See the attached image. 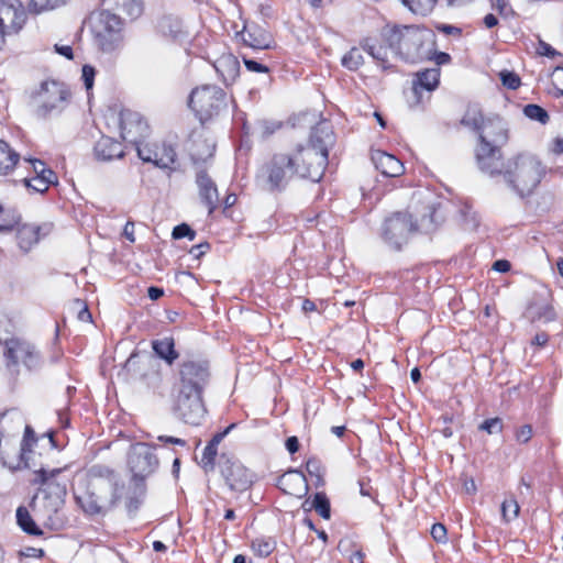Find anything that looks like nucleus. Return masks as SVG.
Returning a JSON list of instances; mask_svg holds the SVG:
<instances>
[{
  "label": "nucleus",
  "instance_id": "nucleus-1",
  "mask_svg": "<svg viewBox=\"0 0 563 563\" xmlns=\"http://www.w3.org/2000/svg\"><path fill=\"white\" fill-rule=\"evenodd\" d=\"M334 143L332 126L322 121L311 131L307 145L290 152L276 153L257 174L261 186L269 191L282 190L294 176L319 181L328 164L329 147Z\"/></svg>",
  "mask_w": 563,
  "mask_h": 563
},
{
  "label": "nucleus",
  "instance_id": "nucleus-2",
  "mask_svg": "<svg viewBox=\"0 0 563 563\" xmlns=\"http://www.w3.org/2000/svg\"><path fill=\"white\" fill-rule=\"evenodd\" d=\"M361 45L384 69L390 67L389 53L407 63L434 60L440 66L451 60L448 53L437 52L434 32L416 25H386L379 38L366 37Z\"/></svg>",
  "mask_w": 563,
  "mask_h": 563
},
{
  "label": "nucleus",
  "instance_id": "nucleus-3",
  "mask_svg": "<svg viewBox=\"0 0 563 563\" xmlns=\"http://www.w3.org/2000/svg\"><path fill=\"white\" fill-rule=\"evenodd\" d=\"M66 470L67 466L53 470L42 467L34 472L33 484L40 485V488L31 508L37 520L49 530H59L65 523L60 511L67 494V479L63 476Z\"/></svg>",
  "mask_w": 563,
  "mask_h": 563
},
{
  "label": "nucleus",
  "instance_id": "nucleus-4",
  "mask_svg": "<svg viewBox=\"0 0 563 563\" xmlns=\"http://www.w3.org/2000/svg\"><path fill=\"white\" fill-rule=\"evenodd\" d=\"M90 476L89 489L76 499L85 514L104 515L120 501L123 484L119 483L112 470L104 466H93Z\"/></svg>",
  "mask_w": 563,
  "mask_h": 563
},
{
  "label": "nucleus",
  "instance_id": "nucleus-5",
  "mask_svg": "<svg viewBox=\"0 0 563 563\" xmlns=\"http://www.w3.org/2000/svg\"><path fill=\"white\" fill-rule=\"evenodd\" d=\"M501 174L507 186L523 198L536 190L545 170L534 155L518 154L508 159Z\"/></svg>",
  "mask_w": 563,
  "mask_h": 563
},
{
  "label": "nucleus",
  "instance_id": "nucleus-6",
  "mask_svg": "<svg viewBox=\"0 0 563 563\" xmlns=\"http://www.w3.org/2000/svg\"><path fill=\"white\" fill-rule=\"evenodd\" d=\"M188 104L203 123L227 109V95L217 86H202L191 91Z\"/></svg>",
  "mask_w": 563,
  "mask_h": 563
},
{
  "label": "nucleus",
  "instance_id": "nucleus-7",
  "mask_svg": "<svg viewBox=\"0 0 563 563\" xmlns=\"http://www.w3.org/2000/svg\"><path fill=\"white\" fill-rule=\"evenodd\" d=\"M418 224L408 212H395L387 217L380 228V238L394 251H400L410 236L417 232Z\"/></svg>",
  "mask_w": 563,
  "mask_h": 563
},
{
  "label": "nucleus",
  "instance_id": "nucleus-8",
  "mask_svg": "<svg viewBox=\"0 0 563 563\" xmlns=\"http://www.w3.org/2000/svg\"><path fill=\"white\" fill-rule=\"evenodd\" d=\"M69 98L70 92L65 84L55 80L44 81L34 97L35 113L38 118L59 113L67 107Z\"/></svg>",
  "mask_w": 563,
  "mask_h": 563
},
{
  "label": "nucleus",
  "instance_id": "nucleus-9",
  "mask_svg": "<svg viewBox=\"0 0 563 563\" xmlns=\"http://www.w3.org/2000/svg\"><path fill=\"white\" fill-rule=\"evenodd\" d=\"M173 398V412L185 423L198 426L205 419L207 409L203 402V393L175 388Z\"/></svg>",
  "mask_w": 563,
  "mask_h": 563
},
{
  "label": "nucleus",
  "instance_id": "nucleus-10",
  "mask_svg": "<svg viewBox=\"0 0 563 563\" xmlns=\"http://www.w3.org/2000/svg\"><path fill=\"white\" fill-rule=\"evenodd\" d=\"M95 42L103 53H117L123 47L122 21L110 12H102L93 29Z\"/></svg>",
  "mask_w": 563,
  "mask_h": 563
},
{
  "label": "nucleus",
  "instance_id": "nucleus-11",
  "mask_svg": "<svg viewBox=\"0 0 563 563\" xmlns=\"http://www.w3.org/2000/svg\"><path fill=\"white\" fill-rule=\"evenodd\" d=\"M211 378L210 364L202 358H185L179 363L175 388L203 393Z\"/></svg>",
  "mask_w": 563,
  "mask_h": 563
},
{
  "label": "nucleus",
  "instance_id": "nucleus-12",
  "mask_svg": "<svg viewBox=\"0 0 563 563\" xmlns=\"http://www.w3.org/2000/svg\"><path fill=\"white\" fill-rule=\"evenodd\" d=\"M4 357L7 368L16 372V367L22 363L27 369H37L41 365V357L35 347L23 340L12 338L4 342Z\"/></svg>",
  "mask_w": 563,
  "mask_h": 563
},
{
  "label": "nucleus",
  "instance_id": "nucleus-13",
  "mask_svg": "<svg viewBox=\"0 0 563 563\" xmlns=\"http://www.w3.org/2000/svg\"><path fill=\"white\" fill-rule=\"evenodd\" d=\"M219 467L223 479L233 492L243 493L253 484V474L238 460L222 455Z\"/></svg>",
  "mask_w": 563,
  "mask_h": 563
},
{
  "label": "nucleus",
  "instance_id": "nucleus-14",
  "mask_svg": "<svg viewBox=\"0 0 563 563\" xmlns=\"http://www.w3.org/2000/svg\"><path fill=\"white\" fill-rule=\"evenodd\" d=\"M128 465L134 478L143 479L156 470L158 460L148 444L135 443L129 451Z\"/></svg>",
  "mask_w": 563,
  "mask_h": 563
},
{
  "label": "nucleus",
  "instance_id": "nucleus-15",
  "mask_svg": "<svg viewBox=\"0 0 563 563\" xmlns=\"http://www.w3.org/2000/svg\"><path fill=\"white\" fill-rule=\"evenodd\" d=\"M26 20L24 7L19 0H0V34L19 33Z\"/></svg>",
  "mask_w": 563,
  "mask_h": 563
},
{
  "label": "nucleus",
  "instance_id": "nucleus-16",
  "mask_svg": "<svg viewBox=\"0 0 563 563\" xmlns=\"http://www.w3.org/2000/svg\"><path fill=\"white\" fill-rule=\"evenodd\" d=\"M120 130L122 139L137 147L147 135L148 125L139 112L123 110L120 113Z\"/></svg>",
  "mask_w": 563,
  "mask_h": 563
},
{
  "label": "nucleus",
  "instance_id": "nucleus-17",
  "mask_svg": "<svg viewBox=\"0 0 563 563\" xmlns=\"http://www.w3.org/2000/svg\"><path fill=\"white\" fill-rule=\"evenodd\" d=\"M475 158L478 168L490 176L500 175L504 170L501 151L498 145L478 142L475 150Z\"/></svg>",
  "mask_w": 563,
  "mask_h": 563
},
{
  "label": "nucleus",
  "instance_id": "nucleus-18",
  "mask_svg": "<svg viewBox=\"0 0 563 563\" xmlns=\"http://www.w3.org/2000/svg\"><path fill=\"white\" fill-rule=\"evenodd\" d=\"M136 151L143 162L153 163L161 168H170L176 159V152L169 145L158 146L142 143Z\"/></svg>",
  "mask_w": 563,
  "mask_h": 563
},
{
  "label": "nucleus",
  "instance_id": "nucleus-19",
  "mask_svg": "<svg viewBox=\"0 0 563 563\" xmlns=\"http://www.w3.org/2000/svg\"><path fill=\"white\" fill-rule=\"evenodd\" d=\"M508 140V130L505 121L498 117H488L484 128L478 134V142L503 145Z\"/></svg>",
  "mask_w": 563,
  "mask_h": 563
},
{
  "label": "nucleus",
  "instance_id": "nucleus-20",
  "mask_svg": "<svg viewBox=\"0 0 563 563\" xmlns=\"http://www.w3.org/2000/svg\"><path fill=\"white\" fill-rule=\"evenodd\" d=\"M372 162L376 169L386 177H398L405 170L402 163L397 157L380 150L372 152Z\"/></svg>",
  "mask_w": 563,
  "mask_h": 563
},
{
  "label": "nucleus",
  "instance_id": "nucleus-21",
  "mask_svg": "<svg viewBox=\"0 0 563 563\" xmlns=\"http://www.w3.org/2000/svg\"><path fill=\"white\" fill-rule=\"evenodd\" d=\"M242 42L253 49H267L272 46L271 34L256 24H247L240 33Z\"/></svg>",
  "mask_w": 563,
  "mask_h": 563
},
{
  "label": "nucleus",
  "instance_id": "nucleus-22",
  "mask_svg": "<svg viewBox=\"0 0 563 563\" xmlns=\"http://www.w3.org/2000/svg\"><path fill=\"white\" fill-rule=\"evenodd\" d=\"M280 489L290 496L301 498L307 495L309 486L307 478L300 471H289L279 478Z\"/></svg>",
  "mask_w": 563,
  "mask_h": 563
},
{
  "label": "nucleus",
  "instance_id": "nucleus-23",
  "mask_svg": "<svg viewBox=\"0 0 563 563\" xmlns=\"http://www.w3.org/2000/svg\"><path fill=\"white\" fill-rule=\"evenodd\" d=\"M196 181L200 199L208 208V213L211 214L217 209L219 201L217 186L206 172H199Z\"/></svg>",
  "mask_w": 563,
  "mask_h": 563
},
{
  "label": "nucleus",
  "instance_id": "nucleus-24",
  "mask_svg": "<svg viewBox=\"0 0 563 563\" xmlns=\"http://www.w3.org/2000/svg\"><path fill=\"white\" fill-rule=\"evenodd\" d=\"M213 66L225 85L233 84L240 74V63L231 53L222 54Z\"/></svg>",
  "mask_w": 563,
  "mask_h": 563
},
{
  "label": "nucleus",
  "instance_id": "nucleus-25",
  "mask_svg": "<svg viewBox=\"0 0 563 563\" xmlns=\"http://www.w3.org/2000/svg\"><path fill=\"white\" fill-rule=\"evenodd\" d=\"M95 155L97 159L107 162L121 158L124 151L120 142L109 136H102L95 145Z\"/></svg>",
  "mask_w": 563,
  "mask_h": 563
},
{
  "label": "nucleus",
  "instance_id": "nucleus-26",
  "mask_svg": "<svg viewBox=\"0 0 563 563\" xmlns=\"http://www.w3.org/2000/svg\"><path fill=\"white\" fill-rule=\"evenodd\" d=\"M440 80V69L438 67L417 73L412 84V92L419 99L421 92L434 90Z\"/></svg>",
  "mask_w": 563,
  "mask_h": 563
},
{
  "label": "nucleus",
  "instance_id": "nucleus-27",
  "mask_svg": "<svg viewBox=\"0 0 563 563\" xmlns=\"http://www.w3.org/2000/svg\"><path fill=\"white\" fill-rule=\"evenodd\" d=\"M42 227L37 224H22L16 230V241L20 250L29 252L41 239Z\"/></svg>",
  "mask_w": 563,
  "mask_h": 563
},
{
  "label": "nucleus",
  "instance_id": "nucleus-28",
  "mask_svg": "<svg viewBox=\"0 0 563 563\" xmlns=\"http://www.w3.org/2000/svg\"><path fill=\"white\" fill-rule=\"evenodd\" d=\"M152 349L155 354L164 360L168 365L174 364L179 354L175 350V342L173 338H163L152 341Z\"/></svg>",
  "mask_w": 563,
  "mask_h": 563
},
{
  "label": "nucleus",
  "instance_id": "nucleus-29",
  "mask_svg": "<svg viewBox=\"0 0 563 563\" xmlns=\"http://www.w3.org/2000/svg\"><path fill=\"white\" fill-rule=\"evenodd\" d=\"M20 154L9 143L0 140V176L10 174L16 166Z\"/></svg>",
  "mask_w": 563,
  "mask_h": 563
},
{
  "label": "nucleus",
  "instance_id": "nucleus-30",
  "mask_svg": "<svg viewBox=\"0 0 563 563\" xmlns=\"http://www.w3.org/2000/svg\"><path fill=\"white\" fill-rule=\"evenodd\" d=\"M486 119L477 106H471L463 115L461 123L479 134L486 123Z\"/></svg>",
  "mask_w": 563,
  "mask_h": 563
},
{
  "label": "nucleus",
  "instance_id": "nucleus-31",
  "mask_svg": "<svg viewBox=\"0 0 563 563\" xmlns=\"http://www.w3.org/2000/svg\"><path fill=\"white\" fill-rule=\"evenodd\" d=\"M16 522L19 527L30 536H42L43 531L35 523L34 519L31 517L29 510L25 507H19L16 509Z\"/></svg>",
  "mask_w": 563,
  "mask_h": 563
},
{
  "label": "nucleus",
  "instance_id": "nucleus-32",
  "mask_svg": "<svg viewBox=\"0 0 563 563\" xmlns=\"http://www.w3.org/2000/svg\"><path fill=\"white\" fill-rule=\"evenodd\" d=\"M23 181L27 188L35 192L43 194L51 185L56 184L57 176L55 173H48L46 176H32L30 178H24Z\"/></svg>",
  "mask_w": 563,
  "mask_h": 563
},
{
  "label": "nucleus",
  "instance_id": "nucleus-33",
  "mask_svg": "<svg viewBox=\"0 0 563 563\" xmlns=\"http://www.w3.org/2000/svg\"><path fill=\"white\" fill-rule=\"evenodd\" d=\"M305 509H314L323 519H330L331 516V508H330V501L324 493H317L313 496V499L311 503L309 500H306L303 503Z\"/></svg>",
  "mask_w": 563,
  "mask_h": 563
},
{
  "label": "nucleus",
  "instance_id": "nucleus-34",
  "mask_svg": "<svg viewBox=\"0 0 563 563\" xmlns=\"http://www.w3.org/2000/svg\"><path fill=\"white\" fill-rule=\"evenodd\" d=\"M500 512L501 521L504 523H509L519 516L520 506L516 498L514 497V495H510L509 497L505 498L500 506Z\"/></svg>",
  "mask_w": 563,
  "mask_h": 563
},
{
  "label": "nucleus",
  "instance_id": "nucleus-35",
  "mask_svg": "<svg viewBox=\"0 0 563 563\" xmlns=\"http://www.w3.org/2000/svg\"><path fill=\"white\" fill-rule=\"evenodd\" d=\"M438 0H401L410 11L420 15H428L432 12Z\"/></svg>",
  "mask_w": 563,
  "mask_h": 563
},
{
  "label": "nucleus",
  "instance_id": "nucleus-36",
  "mask_svg": "<svg viewBox=\"0 0 563 563\" xmlns=\"http://www.w3.org/2000/svg\"><path fill=\"white\" fill-rule=\"evenodd\" d=\"M360 46H362L360 44ZM363 47H352L343 57L342 65L350 70H356L364 64Z\"/></svg>",
  "mask_w": 563,
  "mask_h": 563
},
{
  "label": "nucleus",
  "instance_id": "nucleus-37",
  "mask_svg": "<svg viewBox=\"0 0 563 563\" xmlns=\"http://www.w3.org/2000/svg\"><path fill=\"white\" fill-rule=\"evenodd\" d=\"M251 547L256 555L266 558L274 551L275 542L272 539L257 538L252 541Z\"/></svg>",
  "mask_w": 563,
  "mask_h": 563
},
{
  "label": "nucleus",
  "instance_id": "nucleus-38",
  "mask_svg": "<svg viewBox=\"0 0 563 563\" xmlns=\"http://www.w3.org/2000/svg\"><path fill=\"white\" fill-rule=\"evenodd\" d=\"M523 114L528 119L538 121L542 124L548 123V121L550 119L548 112L542 107H540L538 104H533V103L525 106Z\"/></svg>",
  "mask_w": 563,
  "mask_h": 563
},
{
  "label": "nucleus",
  "instance_id": "nucleus-39",
  "mask_svg": "<svg viewBox=\"0 0 563 563\" xmlns=\"http://www.w3.org/2000/svg\"><path fill=\"white\" fill-rule=\"evenodd\" d=\"M19 222V217L11 210H5L0 205V232L11 231Z\"/></svg>",
  "mask_w": 563,
  "mask_h": 563
},
{
  "label": "nucleus",
  "instance_id": "nucleus-40",
  "mask_svg": "<svg viewBox=\"0 0 563 563\" xmlns=\"http://www.w3.org/2000/svg\"><path fill=\"white\" fill-rule=\"evenodd\" d=\"M216 145L213 142H208L207 140L195 143V148L192 150V156L196 159L205 161L208 157L213 155Z\"/></svg>",
  "mask_w": 563,
  "mask_h": 563
},
{
  "label": "nucleus",
  "instance_id": "nucleus-41",
  "mask_svg": "<svg viewBox=\"0 0 563 563\" xmlns=\"http://www.w3.org/2000/svg\"><path fill=\"white\" fill-rule=\"evenodd\" d=\"M217 449L213 444H207L201 457V465L206 472L213 470Z\"/></svg>",
  "mask_w": 563,
  "mask_h": 563
},
{
  "label": "nucleus",
  "instance_id": "nucleus-42",
  "mask_svg": "<svg viewBox=\"0 0 563 563\" xmlns=\"http://www.w3.org/2000/svg\"><path fill=\"white\" fill-rule=\"evenodd\" d=\"M503 420L498 417L486 419L481 426L479 430L487 432L488 434H497L503 431Z\"/></svg>",
  "mask_w": 563,
  "mask_h": 563
},
{
  "label": "nucleus",
  "instance_id": "nucleus-43",
  "mask_svg": "<svg viewBox=\"0 0 563 563\" xmlns=\"http://www.w3.org/2000/svg\"><path fill=\"white\" fill-rule=\"evenodd\" d=\"M122 5H123V11L131 19H136L143 12V3L141 0H125Z\"/></svg>",
  "mask_w": 563,
  "mask_h": 563
},
{
  "label": "nucleus",
  "instance_id": "nucleus-44",
  "mask_svg": "<svg viewBox=\"0 0 563 563\" xmlns=\"http://www.w3.org/2000/svg\"><path fill=\"white\" fill-rule=\"evenodd\" d=\"M66 0H32V8L36 12L52 10L64 4Z\"/></svg>",
  "mask_w": 563,
  "mask_h": 563
},
{
  "label": "nucleus",
  "instance_id": "nucleus-45",
  "mask_svg": "<svg viewBox=\"0 0 563 563\" xmlns=\"http://www.w3.org/2000/svg\"><path fill=\"white\" fill-rule=\"evenodd\" d=\"M172 235L176 240L187 238L188 240L194 241L196 232L188 224L181 223L174 228Z\"/></svg>",
  "mask_w": 563,
  "mask_h": 563
},
{
  "label": "nucleus",
  "instance_id": "nucleus-46",
  "mask_svg": "<svg viewBox=\"0 0 563 563\" xmlns=\"http://www.w3.org/2000/svg\"><path fill=\"white\" fill-rule=\"evenodd\" d=\"M500 80L505 87L512 90L517 89L521 84L519 76L512 71H501Z\"/></svg>",
  "mask_w": 563,
  "mask_h": 563
},
{
  "label": "nucleus",
  "instance_id": "nucleus-47",
  "mask_svg": "<svg viewBox=\"0 0 563 563\" xmlns=\"http://www.w3.org/2000/svg\"><path fill=\"white\" fill-rule=\"evenodd\" d=\"M96 70L90 65H84L81 69V79L84 81L85 88L87 91L91 90L93 87Z\"/></svg>",
  "mask_w": 563,
  "mask_h": 563
},
{
  "label": "nucleus",
  "instance_id": "nucleus-48",
  "mask_svg": "<svg viewBox=\"0 0 563 563\" xmlns=\"http://www.w3.org/2000/svg\"><path fill=\"white\" fill-rule=\"evenodd\" d=\"M432 538L440 543L446 542V528L442 523H434L431 528Z\"/></svg>",
  "mask_w": 563,
  "mask_h": 563
},
{
  "label": "nucleus",
  "instance_id": "nucleus-49",
  "mask_svg": "<svg viewBox=\"0 0 563 563\" xmlns=\"http://www.w3.org/2000/svg\"><path fill=\"white\" fill-rule=\"evenodd\" d=\"M29 163L32 167L34 176H46L48 173H54L52 169L46 167L44 162L40 159H29Z\"/></svg>",
  "mask_w": 563,
  "mask_h": 563
},
{
  "label": "nucleus",
  "instance_id": "nucleus-50",
  "mask_svg": "<svg viewBox=\"0 0 563 563\" xmlns=\"http://www.w3.org/2000/svg\"><path fill=\"white\" fill-rule=\"evenodd\" d=\"M537 53L541 56H547L550 58H553L559 55V52H556L550 44L539 41V44L537 46Z\"/></svg>",
  "mask_w": 563,
  "mask_h": 563
},
{
  "label": "nucleus",
  "instance_id": "nucleus-51",
  "mask_svg": "<svg viewBox=\"0 0 563 563\" xmlns=\"http://www.w3.org/2000/svg\"><path fill=\"white\" fill-rule=\"evenodd\" d=\"M306 470L311 476L320 478L322 476V467L318 460L309 459L306 463Z\"/></svg>",
  "mask_w": 563,
  "mask_h": 563
},
{
  "label": "nucleus",
  "instance_id": "nucleus-52",
  "mask_svg": "<svg viewBox=\"0 0 563 563\" xmlns=\"http://www.w3.org/2000/svg\"><path fill=\"white\" fill-rule=\"evenodd\" d=\"M243 62H244L246 69L250 71L268 73V68L265 65H263L254 59L243 57Z\"/></svg>",
  "mask_w": 563,
  "mask_h": 563
},
{
  "label": "nucleus",
  "instance_id": "nucleus-53",
  "mask_svg": "<svg viewBox=\"0 0 563 563\" xmlns=\"http://www.w3.org/2000/svg\"><path fill=\"white\" fill-rule=\"evenodd\" d=\"M532 432V427L530 424H525L518 429L516 439L518 442L527 443L531 439Z\"/></svg>",
  "mask_w": 563,
  "mask_h": 563
},
{
  "label": "nucleus",
  "instance_id": "nucleus-54",
  "mask_svg": "<svg viewBox=\"0 0 563 563\" xmlns=\"http://www.w3.org/2000/svg\"><path fill=\"white\" fill-rule=\"evenodd\" d=\"M21 553L26 558L41 559L44 556V551L42 549L32 547L25 548Z\"/></svg>",
  "mask_w": 563,
  "mask_h": 563
},
{
  "label": "nucleus",
  "instance_id": "nucleus-55",
  "mask_svg": "<svg viewBox=\"0 0 563 563\" xmlns=\"http://www.w3.org/2000/svg\"><path fill=\"white\" fill-rule=\"evenodd\" d=\"M235 427V424L229 426L223 432H219L213 435L210 440L209 444H213V446L218 448L223 438Z\"/></svg>",
  "mask_w": 563,
  "mask_h": 563
},
{
  "label": "nucleus",
  "instance_id": "nucleus-56",
  "mask_svg": "<svg viewBox=\"0 0 563 563\" xmlns=\"http://www.w3.org/2000/svg\"><path fill=\"white\" fill-rule=\"evenodd\" d=\"M510 268L511 265L507 260H498L493 265V269L499 273H507Z\"/></svg>",
  "mask_w": 563,
  "mask_h": 563
},
{
  "label": "nucleus",
  "instance_id": "nucleus-57",
  "mask_svg": "<svg viewBox=\"0 0 563 563\" xmlns=\"http://www.w3.org/2000/svg\"><path fill=\"white\" fill-rule=\"evenodd\" d=\"M158 440L162 442H165V443L177 444V445H181V446L186 445V441L180 438L159 435Z\"/></svg>",
  "mask_w": 563,
  "mask_h": 563
},
{
  "label": "nucleus",
  "instance_id": "nucleus-58",
  "mask_svg": "<svg viewBox=\"0 0 563 563\" xmlns=\"http://www.w3.org/2000/svg\"><path fill=\"white\" fill-rule=\"evenodd\" d=\"M209 249V244L208 243H205V244H198V245H194L189 253L191 255H194L195 257H200L201 255L205 254L206 250Z\"/></svg>",
  "mask_w": 563,
  "mask_h": 563
},
{
  "label": "nucleus",
  "instance_id": "nucleus-59",
  "mask_svg": "<svg viewBox=\"0 0 563 563\" xmlns=\"http://www.w3.org/2000/svg\"><path fill=\"white\" fill-rule=\"evenodd\" d=\"M286 449L290 452V453H296L299 449V441L296 437H289L287 440H286Z\"/></svg>",
  "mask_w": 563,
  "mask_h": 563
},
{
  "label": "nucleus",
  "instance_id": "nucleus-60",
  "mask_svg": "<svg viewBox=\"0 0 563 563\" xmlns=\"http://www.w3.org/2000/svg\"><path fill=\"white\" fill-rule=\"evenodd\" d=\"M123 235L130 241V242H134V223L129 221L126 222V224L124 225V229H123Z\"/></svg>",
  "mask_w": 563,
  "mask_h": 563
},
{
  "label": "nucleus",
  "instance_id": "nucleus-61",
  "mask_svg": "<svg viewBox=\"0 0 563 563\" xmlns=\"http://www.w3.org/2000/svg\"><path fill=\"white\" fill-rule=\"evenodd\" d=\"M55 49L58 54L65 56L68 59H73V57H74L73 48L68 45H63V46L55 45Z\"/></svg>",
  "mask_w": 563,
  "mask_h": 563
},
{
  "label": "nucleus",
  "instance_id": "nucleus-62",
  "mask_svg": "<svg viewBox=\"0 0 563 563\" xmlns=\"http://www.w3.org/2000/svg\"><path fill=\"white\" fill-rule=\"evenodd\" d=\"M549 341V335L544 332L542 333H537L532 340V343L538 345V346H543L547 344V342Z\"/></svg>",
  "mask_w": 563,
  "mask_h": 563
},
{
  "label": "nucleus",
  "instance_id": "nucleus-63",
  "mask_svg": "<svg viewBox=\"0 0 563 563\" xmlns=\"http://www.w3.org/2000/svg\"><path fill=\"white\" fill-rule=\"evenodd\" d=\"M147 294L152 300H157L164 295V290L162 288L152 286L148 288Z\"/></svg>",
  "mask_w": 563,
  "mask_h": 563
},
{
  "label": "nucleus",
  "instance_id": "nucleus-64",
  "mask_svg": "<svg viewBox=\"0 0 563 563\" xmlns=\"http://www.w3.org/2000/svg\"><path fill=\"white\" fill-rule=\"evenodd\" d=\"M364 553L362 550H355L350 556V563H363Z\"/></svg>",
  "mask_w": 563,
  "mask_h": 563
}]
</instances>
